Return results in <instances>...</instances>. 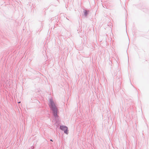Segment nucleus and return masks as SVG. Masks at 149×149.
Returning a JSON list of instances; mask_svg holds the SVG:
<instances>
[{
    "label": "nucleus",
    "instance_id": "1",
    "mask_svg": "<svg viewBox=\"0 0 149 149\" xmlns=\"http://www.w3.org/2000/svg\"><path fill=\"white\" fill-rule=\"evenodd\" d=\"M49 106L50 110L52 111L54 116L55 118L58 117L57 114L58 109L52 99H51L49 101Z\"/></svg>",
    "mask_w": 149,
    "mask_h": 149
},
{
    "label": "nucleus",
    "instance_id": "2",
    "mask_svg": "<svg viewBox=\"0 0 149 149\" xmlns=\"http://www.w3.org/2000/svg\"><path fill=\"white\" fill-rule=\"evenodd\" d=\"M60 129L64 131V133L66 134H68V128L65 126L60 125Z\"/></svg>",
    "mask_w": 149,
    "mask_h": 149
},
{
    "label": "nucleus",
    "instance_id": "3",
    "mask_svg": "<svg viewBox=\"0 0 149 149\" xmlns=\"http://www.w3.org/2000/svg\"><path fill=\"white\" fill-rule=\"evenodd\" d=\"M84 15L86 16H87L88 14V12L86 10H85L84 11Z\"/></svg>",
    "mask_w": 149,
    "mask_h": 149
},
{
    "label": "nucleus",
    "instance_id": "4",
    "mask_svg": "<svg viewBox=\"0 0 149 149\" xmlns=\"http://www.w3.org/2000/svg\"><path fill=\"white\" fill-rule=\"evenodd\" d=\"M20 102H18V103H20Z\"/></svg>",
    "mask_w": 149,
    "mask_h": 149
},
{
    "label": "nucleus",
    "instance_id": "5",
    "mask_svg": "<svg viewBox=\"0 0 149 149\" xmlns=\"http://www.w3.org/2000/svg\"><path fill=\"white\" fill-rule=\"evenodd\" d=\"M50 141H53L52 139H51V140H50Z\"/></svg>",
    "mask_w": 149,
    "mask_h": 149
}]
</instances>
